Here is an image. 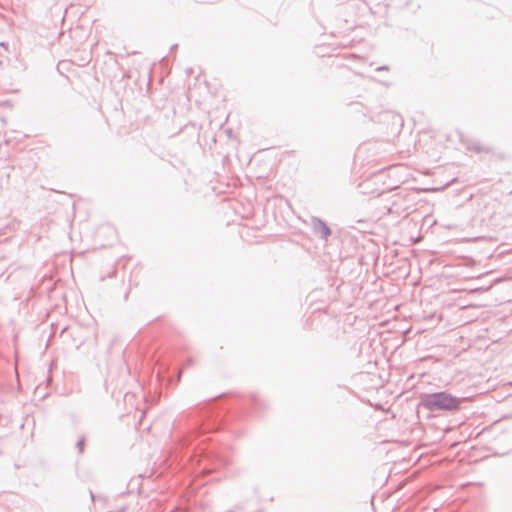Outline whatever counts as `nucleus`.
I'll use <instances>...</instances> for the list:
<instances>
[{
  "label": "nucleus",
  "mask_w": 512,
  "mask_h": 512,
  "mask_svg": "<svg viewBox=\"0 0 512 512\" xmlns=\"http://www.w3.org/2000/svg\"><path fill=\"white\" fill-rule=\"evenodd\" d=\"M424 406L429 410H455L461 401L447 393H435L428 395L424 400Z\"/></svg>",
  "instance_id": "obj_1"
}]
</instances>
